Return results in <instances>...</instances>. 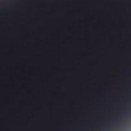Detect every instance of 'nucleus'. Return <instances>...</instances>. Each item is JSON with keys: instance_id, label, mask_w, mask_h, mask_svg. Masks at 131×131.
Here are the masks:
<instances>
[{"instance_id": "f257e3e1", "label": "nucleus", "mask_w": 131, "mask_h": 131, "mask_svg": "<svg viewBox=\"0 0 131 131\" xmlns=\"http://www.w3.org/2000/svg\"><path fill=\"white\" fill-rule=\"evenodd\" d=\"M2 74H1V77H2ZM0 115H2V112H1V114H0Z\"/></svg>"}, {"instance_id": "7ed1b4c3", "label": "nucleus", "mask_w": 131, "mask_h": 131, "mask_svg": "<svg viewBox=\"0 0 131 131\" xmlns=\"http://www.w3.org/2000/svg\"><path fill=\"white\" fill-rule=\"evenodd\" d=\"M8 115H9V114H8Z\"/></svg>"}, {"instance_id": "f03ea898", "label": "nucleus", "mask_w": 131, "mask_h": 131, "mask_svg": "<svg viewBox=\"0 0 131 131\" xmlns=\"http://www.w3.org/2000/svg\"><path fill=\"white\" fill-rule=\"evenodd\" d=\"M0 12H1V11H0Z\"/></svg>"}]
</instances>
